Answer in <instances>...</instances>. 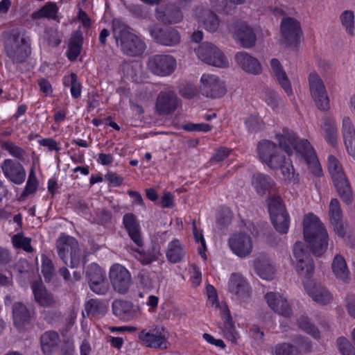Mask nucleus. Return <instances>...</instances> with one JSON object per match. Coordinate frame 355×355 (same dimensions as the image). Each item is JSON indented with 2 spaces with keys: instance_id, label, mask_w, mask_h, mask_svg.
<instances>
[{
  "instance_id": "f704fd0d",
  "label": "nucleus",
  "mask_w": 355,
  "mask_h": 355,
  "mask_svg": "<svg viewBox=\"0 0 355 355\" xmlns=\"http://www.w3.org/2000/svg\"><path fill=\"white\" fill-rule=\"evenodd\" d=\"M332 272L336 278L344 283L349 281V270L345 258L340 254H337L333 259L331 263Z\"/></svg>"
},
{
  "instance_id": "a19ab883",
  "label": "nucleus",
  "mask_w": 355,
  "mask_h": 355,
  "mask_svg": "<svg viewBox=\"0 0 355 355\" xmlns=\"http://www.w3.org/2000/svg\"><path fill=\"white\" fill-rule=\"evenodd\" d=\"M321 129L324 132L326 141L334 146L336 144L338 137V130L335 120L330 117H324L322 119Z\"/></svg>"
},
{
  "instance_id": "603ef678",
  "label": "nucleus",
  "mask_w": 355,
  "mask_h": 355,
  "mask_svg": "<svg viewBox=\"0 0 355 355\" xmlns=\"http://www.w3.org/2000/svg\"><path fill=\"white\" fill-rule=\"evenodd\" d=\"M275 355H301L299 349L288 343H282L276 345L274 347Z\"/></svg>"
},
{
  "instance_id": "6ab92c4d",
  "label": "nucleus",
  "mask_w": 355,
  "mask_h": 355,
  "mask_svg": "<svg viewBox=\"0 0 355 355\" xmlns=\"http://www.w3.org/2000/svg\"><path fill=\"white\" fill-rule=\"evenodd\" d=\"M12 317L15 327L22 330L35 318V311L29 309L22 302H15L12 305Z\"/></svg>"
},
{
  "instance_id": "4d7b16f0",
  "label": "nucleus",
  "mask_w": 355,
  "mask_h": 355,
  "mask_svg": "<svg viewBox=\"0 0 355 355\" xmlns=\"http://www.w3.org/2000/svg\"><path fill=\"white\" fill-rule=\"evenodd\" d=\"M37 179L33 170L31 171L26 187L23 191L22 196H28L35 193L37 189Z\"/></svg>"
},
{
  "instance_id": "20e7f679",
  "label": "nucleus",
  "mask_w": 355,
  "mask_h": 355,
  "mask_svg": "<svg viewBox=\"0 0 355 355\" xmlns=\"http://www.w3.org/2000/svg\"><path fill=\"white\" fill-rule=\"evenodd\" d=\"M112 33L117 45L126 55L137 56L146 49L144 42L131 32V28L120 19H114L112 22Z\"/></svg>"
},
{
  "instance_id": "69168bd1",
  "label": "nucleus",
  "mask_w": 355,
  "mask_h": 355,
  "mask_svg": "<svg viewBox=\"0 0 355 355\" xmlns=\"http://www.w3.org/2000/svg\"><path fill=\"white\" fill-rule=\"evenodd\" d=\"M139 284L144 288L150 290L153 287V283L150 274L146 271H141L138 275Z\"/></svg>"
},
{
  "instance_id": "79ce46f5",
  "label": "nucleus",
  "mask_w": 355,
  "mask_h": 355,
  "mask_svg": "<svg viewBox=\"0 0 355 355\" xmlns=\"http://www.w3.org/2000/svg\"><path fill=\"white\" fill-rule=\"evenodd\" d=\"M83 43V36L81 31H76L71 36L69 43V49L67 53V58L71 61H74L80 55Z\"/></svg>"
},
{
  "instance_id": "f8f14e48",
  "label": "nucleus",
  "mask_w": 355,
  "mask_h": 355,
  "mask_svg": "<svg viewBox=\"0 0 355 355\" xmlns=\"http://www.w3.org/2000/svg\"><path fill=\"white\" fill-rule=\"evenodd\" d=\"M109 277L114 290L120 294L127 293L132 283L130 272L119 263L111 266Z\"/></svg>"
},
{
  "instance_id": "a18cd8bd",
  "label": "nucleus",
  "mask_w": 355,
  "mask_h": 355,
  "mask_svg": "<svg viewBox=\"0 0 355 355\" xmlns=\"http://www.w3.org/2000/svg\"><path fill=\"white\" fill-rule=\"evenodd\" d=\"M58 12V7L53 2H49L38 10L33 12L31 17L33 19L41 18L54 19Z\"/></svg>"
},
{
  "instance_id": "393cba45",
  "label": "nucleus",
  "mask_w": 355,
  "mask_h": 355,
  "mask_svg": "<svg viewBox=\"0 0 355 355\" xmlns=\"http://www.w3.org/2000/svg\"><path fill=\"white\" fill-rule=\"evenodd\" d=\"M123 224L130 239L137 247L141 248L144 240L137 216L132 213L125 214L123 217Z\"/></svg>"
},
{
  "instance_id": "58836bf2",
  "label": "nucleus",
  "mask_w": 355,
  "mask_h": 355,
  "mask_svg": "<svg viewBox=\"0 0 355 355\" xmlns=\"http://www.w3.org/2000/svg\"><path fill=\"white\" fill-rule=\"evenodd\" d=\"M166 254L171 263H179L185 256L184 247L178 239H173L168 243Z\"/></svg>"
},
{
  "instance_id": "0eeeda50",
  "label": "nucleus",
  "mask_w": 355,
  "mask_h": 355,
  "mask_svg": "<svg viewBox=\"0 0 355 355\" xmlns=\"http://www.w3.org/2000/svg\"><path fill=\"white\" fill-rule=\"evenodd\" d=\"M142 344L148 347L165 349L168 348L167 331L162 326H154L144 329L138 334Z\"/></svg>"
},
{
  "instance_id": "680f3d73",
  "label": "nucleus",
  "mask_w": 355,
  "mask_h": 355,
  "mask_svg": "<svg viewBox=\"0 0 355 355\" xmlns=\"http://www.w3.org/2000/svg\"><path fill=\"white\" fill-rule=\"evenodd\" d=\"M44 320L49 324H54L62 318V314L56 310H48L42 312Z\"/></svg>"
},
{
  "instance_id": "dca6fc26",
  "label": "nucleus",
  "mask_w": 355,
  "mask_h": 355,
  "mask_svg": "<svg viewBox=\"0 0 355 355\" xmlns=\"http://www.w3.org/2000/svg\"><path fill=\"white\" fill-rule=\"evenodd\" d=\"M294 257L297 260L296 270L300 275L309 278L314 271V263L310 254L301 242H296L293 247Z\"/></svg>"
},
{
  "instance_id": "aec40b11",
  "label": "nucleus",
  "mask_w": 355,
  "mask_h": 355,
  "mask_svg": "<svg viewBox=\"0 0 355 355\" xmlns=\"http://www.w3.org/2000/svg\"><path fill=\"white\" fill-rule=\"evenodd\" d=\"M180 100L175 92L168 90L161 92L156 99L155 109L159 115H168L178 108Z\"/></svg>"
},
{
  "instance_id": "f3484780",
  "label": "nucleus",
  "mask_w": 355,
  "mask_h": 355,
  "mask_svg": "<svg viewBox=\"0 0 355 355\" xmlns=\"http://www.w3.org/2000/svg\"><path fill=\"white\" fill-rule=\"evenodd\" d=\"M201 82V93L207 97L220 98L226 93L224 82L215 75L203 74Z\"/></svg>"
},
{
  "instance_id": "473e14b6",
  "label": "nucleus",
  "mask_w": 355,
  "mask_h": 355,
  "mask_svg": "<svg viewBox=\"0 0 355 355\" xmlns=\"http://www.w3.org/2000/svg\"><path fill=\"white\" fill-rule=\"evenodd\" d=\"M254 268L257 275L266 280H272L274 278L275 268L268 257L261 254L254 261Z\"/></svg>"
},
{
  "instance_id": "c85d7f7f",
  "label": "nucleus",
  "mask_w": 355,
  "mask_h": 355,
  "mask_svg": "<svg viewBox=\"0 0 355 355\" xmlns=\"http://www.w3.org/2000/svg\"><path fill=\"white\" fill-rule=\"evenodd\" d=\"M235 60L237 64L245 72L259 75L262 72V67L260 62L254 57L246 52H238L235 55Z\"/></svg>"
},
{
  "instance_id": "4468645a",
  "label": "nucleus",
  "mask_w": 355,
  "mask_h": 355,
  "mask_svg": "<svg viewBox=\"0 0 355 355\" xmlns=\"http://www.w3.org/2000/svg\"><path fill=\"white\" fill-rule=\"evenodd\" d=\"M260 159L270 168L278 169L283 162V156L279 155V149L270 141L265 140L259 143L257 147Z\"/></svg>"
},
{
  "instance_id": "ddd939ff",
  "label": "nucleus",
  "mask_w": 355,
  "mask_h": 355,
  "mask_svg": "<svg viewBox=\"0 0 355 355\" xmlns=\"http://www.w3.org/2000/svg\"><path fill=\"white\" fill-rule=\"evenodd\" d=\"M228 28L234 39L243 48L249 49L254 46L256 35L252 28L245 22L233 21L229 24Z\"/></svg>"
},
{
  "instance_id": "0e129e2a",
  "label": "nucleus",
  "mask_w": 355,
  "mask_h": 355,
  "mask_svg": "<svg viewBox=\"0 0 355 355\" xmlns=\"http://www.w3.org/2000/svg\"><path fill=\"white\" fill-rule=\"evenodd\" d=\"M232 221V214L230 210L227 209L220 212L216 218V223L219 228L228 225Z\"/></svg>"
},
{
  "instance_id": "052dcab7",
  "label": "nucleus",
  "mask_w": 355,
  "mask_h": 355,
  "mask_svg": "<svg viewBox=\"0 0 355 355\" xmlns=\"http://www.w3.org/2000/svg\"><path fill=\"white\" fill-rule=\"evenodd\" d=\"M183 129L188 132H207L211 130V126L209 124L205 123H188L183 125Z\"/></svg>"
},
{
  "instance_id": "b1692460",
  "label": "nucleus",
  "mask_w": 355,
  "mask_h": 355,
  "mask_svg": "<svg viewBox=\"0 0 355 355\" xmlns=\"http://www.w3.org/2000/svg\"><path fill=\"white\" fill-rule=\"evenodd\" d=\"M35 302L43 307L53 306L56 300L53 293L48 291L41 280L34 281L31 285Z\"/></svg>"
},
{
  "instance_id": "a878e982",
  "label": "nucleus",
  "mask_w": 355,
  "mask_h": 355,
  "mask_svg": "<svg viewBox=\"0 0 355 355\" xmlns=\"http://www.w3.org/2000/svg\"><path fill=\"white\" fill-rule=\"evenodd\" d=\"M265 297L268 306L275 313L286 318L291 316L293 312L287 300L279 293L269 292Z\"/></svg>"
},
{
  "instance_id": "774afa93",
  "label": "nucleus",
  "mask_w": 355,
  "mask_h": 355,
  "mask_svg": "<svg viewBox=\"0 0 355 355\" xmlns=\"http://www.w3.org/2000/svg\"><path fill=\"white\" fill-rule=\"evenodd\" d=\"M232 152V150L225 147H220L217 149L211 158L213 162H221L225 159Z\"/></svg>"
},
{
  "instance_id": "1a4fd4ad",
  "label": "nucleus",
  "mask_w": 355,
  "mask_h": 355,
  "mask_svg": "<svg viewBox=\"0 0 355 355\" xmlns=\"http://www.w3.org/2000/svg\"><path fill=\"white\" fill-rule=\"evenodd\" d=\"M147 66L152 73L165 77L174 72L177 62L171 55L156 54L148 58Z\"/></svg>"
},
{
  "instance_id": "c9c22d12",
  "label": "nucleus",
  "mask_w": 355,
  "mask_h": 355,
  "mask_svg": "<svg viewBox=\"0 0 355 355\" xmlns=\"http://www.w3.org/2000/svg\"><path fill=\"white\" fill-rule=\"evenodd\" d=\"M270 67L280 86L288 96H292L293 93L291 82L279 60L272 58Z\"/></svg>"
},
{
  "instance_id": "4c0bfd02",
  "label": "nucleus",
  "mask_w": 355,
  "mask_h": 355,
  "mask_svg": "<svg viewBox=\"0 0 355 355\" xmlns=\"http://www.w3.org/2000/svg\"><path fill=\"white\" fill-rule=\"evenodd\" d=\"M139 309L135 307L129 301L115 300L112 303V311L115 315L120 318L134 317L137 315Z\"/></svg>"
},
{
  "instance_id": "49530a36",
  "label": "nucleus",
  "mask_w": 355,
  "mask_h": 355,
  "mask_svg": "<svg viewBox=\"0 0 355 355\" xmlns=\"http://www.w3.org/2000/svg\"><path fill=\"white\" fill-rule=\"evenodd\" d=\"M63 83L66 87L70 86L71 94L74 98L80 96L82 86L80 83L78 81V77L75 73H71L69 76H65Z\"/></svg>"
},
{
  "instance_id": "5701e85b",
  "label": "nucleus",
  "mask_w": 355,
  "mask_h": 355,
  "mask_svg": "<svg viewBox=\"0 0 355 355\" xmlns=\"http://www.w3.org/2000/svg\"><path fill=\"white\" fill-rule=\"evenodd\" d=\"M228 243L232 252L239 257H245L252 251V240L247 234H235L229 239Z\"/></svg>"
},
{
  "instance_id": "6e6d98bb",
  "label": "nucleus",
  "mask_w": 355,
  "mask_h": 355,
  "mask_svg": "<svg viewBox=\"0 0 355 355\" xmlns=\"http://www.w3.org/2000/svg\"><path fill=\"white\" fill-rule=\"evenodd\" d=\"M268 209L270 215L279 212L285 211V207L282 203V199L279 196H273L268 199Z\"/></svg>"
},
{
  "instance_id": "7c9ffc66",
  "label": "nucleus",
  "mask_w": 355,
  "mask_h": 355,
  "mask_svg": "<svg viewBox=\"0 0 355 355\" xmlns=\"http://www.w3.org/2000/svg\"><path fill=\"white\" fill-rule=\"evenodd\" d=\"M342 134L348 153L355 159V128L348 116L343 119Z\"/></svg>"
},
{
  "instance_id": "4be33fe9",
  "label": "nucleus",
  "mask_w": 355,
  "mask_h": 355,
  "mask_svg": "<svg viewBox=\"0 0 355 355\" xmlns=\"http://www.w3.org/2000/svg\"><path fill=\"white\" fill-rule=\"evenodd\" d=\"M155 17L158 21L165 24H174L183 19L181 10L171 3H162L155 10Z\"/></svg>"
},
{
  "instance_id": "2f4dec72",
  "label": "nucleus",
  "mask_w": 355,
  "mask_h": 355,
  "mask_svg": "<svg viewBox=\"0 0 355 355\" xmlns=\"http://www.w3.org/2000/svg\"><path fill=\"white\" fill-rule=\"evenodd\" d=\"M309 295L313 300L320 304H327L333 300V295L329 291L321 284H313L305 286Z\"/></svg>"
},
{
  "instance_id": "bf43d9fd",
  "label": "nucleus",
  "mask_w": 355,
  "mask_h": 355,
  "mask_svg": "<svg viewBox=\"0 0 355 355\" xmlns=\"http://www.w3.org/2000/svg\"><path fill=\"white\" fill-rule=\"evenodd\" d=\"M336 343L343 355H355V349L347 339L339 337Z\"/></svg>"
},
{
  "instance_id": "9b49d317",
  "label": "nucleus",
  "mask_w": 355,
  "mask_h": 355,
  "mask_svg": "<svg viewBox=\"0 0 355 355\" xmlns=\"http://www.w3.org/2000/svg\"><path fill=\"white\" fill-rule=\"evenodd\" d=\"M309 85L311 95L318 109L326 111L329 109V99L323 80L313 71L309 73Z\"/></svg>"
},
{
  "instance_id": "9d476101",
  "label": "nucleus",
  "mask_w": 355,
  "mask_h": 355,
  "mask_svg": "<svg viewBox=\"0 0 355 355\" xmlns=\"http://www.w3.org/2000/svg\"><path fill=\"white\" fill-rule=\"evenodd\" d=\"M196 53L200 60L208 64L220 68L228 66V61L223 53L211 43L203 42L196 49Z\"/></svg>"
},
{
  "instance_id": "72a5a7b5",
  "label": "nucleus",
  "mask_w": 355,
  "mask_h": 355,
  "mask_svg": "<svg viewBox=\"0 0 355 355\" xmlns=\"http://www.w3.org/2000/svg\"><path fill=\"white\" fill-rule=\"evenodd\" d=\"M252 184L260 196H264L267 193H270L272 191H275L274 181L270 176L263 173L253 175Z\"/></svg>"
},
{
  "instance_id": "423d86ee",
  "label": "nucleus",
  "mask_w": 355,
  "mask_h": 355,
  "mask_svg": "<svg viewBox=\"0 0 355 355\" xmlns=\"http://www.w3.org/2000/svg\"><path fill=\"white\" fill-rule=\"evenodd\" d=\"M56 249L59 257L65 265L77 268L80 262V249L77 240L70 236L61 234L56 241Z\"/></svg>"
},
{
  "instance_id": "39448f33",
  "label": "nucleus",
  "mask_w": 355,
  "mask_h": 355,
  "mask_svg": "<svg viewBox=\"0 0 355 355\" xmlns=\"http://www.w3.org/2000/svg\"><path fill=\"white\" fill-rule=\"evenodd\" d=\"M327 167L339 196L345 204H351L353 200L352 191L340 162L334 156L329 155Z\"/></svg>"
},
{
  "instance_id": "cd10ccee",
  "label": "nucleus",
  "mask_w": 355,
  "mask_h": 355,
  "mask_svg": "<svg viewBox=\"0 0 355 355\" xmlns=\"http://www.w3.org/2000/svg\"><path fill=\"white\" fill-rule=\"evenodd\" d=\"M228 289L241 301H246L250 297L249 285L239 274H232L228 283Z\"/></svg>"
},
{
  "instance_id": "7ed1b4c3",
  "label": "nucleus",
  "mask_w": 355,
  "mask_h": 355,
  "mask_svg": "<svg viewBox=\"0 0 355 355\" xmlns=\"http://www.w3.org/2000/svg\"><path fill=\"white\" fill-rule=\"evenodd\" d=\"M303 233L313 254L317 257L322 255L327 248L328 234L318 217L311 213L304 216Z\"/></svg>"
},
{
  "instance_id": "c03bdc74",
  "label": "nucleus",
  "mask_w": 355,
  "mask_h": 355,
  "mask_svg": "<svg viewBox=\"0 0 355 355\" xmlns=\"http://www.w3.org/2000/svg\"><path fill=\"white\" fill-rule=\"evenodd\" d=\"M340 21L345 31L350 36L355 35V15L352 10H347L340 15Z\"/></svg>"
},
{
  "instance_id": "2eb2a0df",
  "label": "nucleus",
  "mask_w": 355,
  "mask_h": 355,
  "mask_svg": "<svg viewBox=\"0 0 355 355\" xmlns=\"http://www.w3.org/2000/svg\"><path fill=\"white\" fill-rule=\"evenodd\" d=\"M86 275L90 289L98 295H105L109 290V283L105 272L95 263L88 268Z\"/></svg>"
},
{
  "instance_id": "09e8293b",
  "label": "nucleus",
  "mask_w": 355,
  "mask_h": 355,
  "mask_svg": "<svg viewBox=\"0 0 355 355\" xmlns=\"http://www.w3.org/2000/svg\"><path fill=\"white\" fill-rule=\"evenodd\" d=\"M85 310L87 316L103 315L105 313V306L101 301L91 299L85 303Z\"/></svg>"
},
{
  "instance_id": "338daca9",
  "label": "nucleus",
  "mask_w": 355,
  "mask_h": 355,
  "mask_svg": "<svg viewBox=\"0 0 355 355\" xmlns=\"http://www.w3.org/2000/svg\"><path fill=\"white\" fill-rule=\"evenodd\" d=\"M130 11L135 17L139 19H147L149 17V12L147 9L141 5L130 6Z\"/></svg>"
},
{
  "instance_id": "13d9d810",
  "label": "nucleus",
  "mask_w": 355,
  "mask_h": 355,
  "mask_svg": "<svg viewBox=\"0 0 355 355\" xmlns=\"http://www.w3.org/2000/svg\"><path fill=\"white\" fill-rule=\"evenodd\" d=\"M278 168L281 169L284 177L288 180L292 182L297 181V175H295L294 173L293 165L291 163L286 162L284 157H283V162Z\"/></svg>"
},
{
  "instance_id": "f257e3e1",
  "label": "nucleus",
  "mask_w": 355,
  "mask_h": 355,
  "mask_svg": "<svg viewBox=\"0 0 355 355\" xmlns=\"http://www.w3.org/2000/svg\"><path fill=\"white\" fill-rule=\"evenodd\" d=\"M279 148L288 156L295 151L300 159L304 162L309 171L316 177L322 175V168L317 158L313 148L307 139L298 140L295 134L288 128H284L282 133L276 135Z\"/></svg>"
},
{
  "instance_id": "864d4df0",
  "label": "nucleus",
  "mask_w": 355,
  "mask_h": 355,
  "mask_svg": "<svg viewBox=\"0 0 355 355\" xmlns=\"http://www.w3.org/2000/svg\"><path fill=\"white\" fill-rule=\"evenodd\" d=\"M297 324L301 329L311 335L315 338L320 337L318 329L310 322L307 317L301 316L297 320Z\"/></svg>"
},
{
  "instance_id": "bb28decb",
  "label": "nucleus",
  "mask_w": 355,
  "mask_h": 355,
  "mask_svg": "<svg viewBox=\"0 0 355 355\" xmlns=\"http://www.w3.org/2000/svg\"><path fill=\"white\" fill-rule=\"evenodd\" d=\"M329 216L334 231L340 237H344L345 231L343 220V211L340 208V202L336 198H333L330 201L329 205Z\"/></svg>"
},
{
  "instance_id": "8fccbe9b",
  "label": "nucleus",
  "mask_w": 355,
  "mask_h": 355,
  "mask_svg": "<svg viewBox=\"0 0 355 355\" xmlns=\"http://www.w3.org/2000/svg\"><path fill=\"white\" fill-rule=\"evenodd\" d=\"M3 149L8 152V153L15 158L23 161L26 155V150L22 148L17 146L14 142L5 141L1 143Z\"/></svg>"
},
{
  "instance_id": "6e6552de",
  "label": "nucleus",
  "mask_w": 355,
  "mask_h": 355,
  "mask_svg": "<svg viewBox=\"0 0 355 355\" xmlns=\"http://www.w3.org/2000/svg\"><path fill=\"white\" fill-rule=\"evenodd\" d=\"M148 31L152 39L160 45L171 47L180 43V33L174 28H162L157 24H152L148 26Z\"/></svg>"
},
{
  "instance_id": "de8ad7c7",
  "label": "nucleus",
  "mask_w": 355,
  "mask_h": 355,
  "mask_svg": "<svg viewBox=\"0 0 355 355\" xmlns=\"http://www.w3.org/2000/svg\"><path fill=\"white\" fill-rule=\"evenodd\" d=\"M12 243L15 248L22 249L26 252L31 253L34 251L31 246V239L25 237L22 233L15 234L12 237Z\"/></svg>"
},
{
  "instance_id": "e2e57ef3",
  "label": "nucleus",
  "mask_w": 355,
  "mask_h": 355,
  "mask_svg": "<svg viewBox=\"0 0 355 355\" xmlns=\"http://www.w3.org/2000/svg\"><path fill=\"white\" fill-rule=\"evenodd\" d=\"M264 94L265 101L268 105L271 106L273 108L276 107L278 105L279 97L275 91L266 89L264 92Z\"/></svg>"
},
{
  "instance_id": "37998d69",
  "label": "nucleus",
  "mask_w": 355,
  "mask_h": 355,
  "mask_svg": "<svg viewBox=\"0 0 355 355\" xmlns=\"http://www.w3.org/2000/svg\"><path fill=\"white\" fill-rule=\"evenodd\" d=\"M272 223L275 230L281 233L286 234L289 227V218L286 211L279 212L270 215Z\"/></svg>"
},
{
  "instance_id": "c756f323",
  "label": "nucleus",
  "mask_w": 355,
  "mask_h": 355,
  "mask_svg": "<svg viewBox=\"0 0 355 355\" xmlns=\"http://www.w3.org/2000/svg\"><path fill=\"white\" fill-rule=\"evenodd\" d=\"M196 15L198 22L207 31L214 33L218 30L220 19L218 15L213 11L200 8L196 10Z\"/></svg>"
},
{
  "instance_id": "3c124183",
  "label": "nucleus",
  "mask_w": 355,
  "mask_h": 355,
  "mask_svg": "<svg viewBox=\"0 0 355 355\" xmlns=\"http://www.w3.org/2000/svg\"><path fill=\"white\" fill-rule=\"evenodd\" d=\"M55 272V267L52 260L46 255H42V273L46 282H50Z\"/></svg>"
},
{
  "instance_id": "412c9836",
  "label": "nucleus",
  "mask_w": 355,
  "mask_h": 355,
  "mask_svg": "<svg viewBox=\"0 0 355 355\" xmlns=\"http://www.w3.org/2000/svg\"><path fill=\"white\" fill-rule=\"evenodd\" d=\"M4 176L15 184H22L26 179V173L23 165L12 159H6L1 165Z\"/></svg>"
},
{
  "instance_id": "e433bc0d",
  "label": "nucleus",
  "mask_w": 355,
  "mask_h": 355,
  "mask_svg": "<svg viewBox=\"0 0 355 355\" xmlns=\"http://www.w3.org/2000/svg\"><path fill=\"white\" fill-rule=\"evenodd\" d=\"M60 343L59 334L55 331H47L40 336L42 350L45 355H51Z\"/></svg>"
},
{
  "instance_id": "5fc2aeb1",
  "label": "nucleus",
  "mask_w": 355,
  "mask_h": 355,
  "mask_svg": "<svg viewBox=\"0 0 355 355\" xmlns=\"http://www.w3.org/2000/svg\"><path fill=\"white\" fill-rule=\"evenodd\" d=\"M111 219V211L105 208L96 210L93 216V221L98 225H105L110 222Z\"/></svg>"
},
{
  "instance_id": "a211bd4d",
  "label": "nucleus",
  "mask_w": 355,
  "mask_h": 355,
  "mask_svg": "<svg viewBox=\"0 0 355 355\" xmlns=\"http://www.w3.org/2000/svg\"><path fill=\"white\" fill-rule=\"evenodd\" d=\"M281 42L286 46L295 45L302 34L300 23L295 19L286 17L281 22Z\"/></svg>"
},
{
  "instance_id": "ea45409f",
  "label": "nucleus",
  "mask_w": 355,
  "mask_h": 355,
  "mask_svg": "<svg viewBox=\"0 0 355 355\" xmlns=\"http://www.w3.org/2000/svg\"><path fill=\"white\" fill-rule=\"evenodd\" d=\"M128 250L130 253H134V257L137 259L142 265H148L158 259L159 252L155 250L154 248L148 250L146 251L141 250L140 248H134L128 247Z\"/></svg>"
},
{
  "instance_id": "f03ea898",
  "label": "nucleus",
  "mask_w": 355,
  "mask_h": 355,
  "mask_svg": "<svg viewBox=\"0 0 355 355\" xmlns=\"http://www.w3.org/2000/svg\"><path fill=\"white\" fill-rule=\"evenodd\" d=\"M3 52L14 64L26 62L31 54V40L22 28H15L1 33Z\"/></svg>"
}]
</instances>
